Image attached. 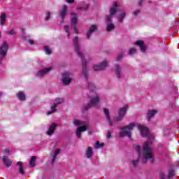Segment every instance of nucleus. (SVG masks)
Listing matches in <instances>:
<instances>
[{"label":"nucleus","instance_id":"f257e3e1","mask_svg":"<svg viewBox=\"0 0 179 179\" xmlns=\"http://www.w3.org/2000/svg\"><path fill=\"white\" fill-rule=\"evenodd\" d=\"M73 44L74 45L75 47V52L76 54L81 58L82 59V63H83V73L87 79L89 77V74H87V70L86 69V60H85V58L83 57V54L80 52V45H79V38L78 36H76L73 40Z\"/></svg>","mask_w":179,"mask_h":179},{"label":"nucleus","instance_id":"f03ea898","mask_svg":"<svg viewBox=\"0 0 179 179\" xmlns=\"http://www.w3.org/2000/svg\"><path fill=\"white\" fill-rule=\"evenodd\" d=\"M143 153L144 155L142 157L143 164H146L148 159H150L151 163H153V150L152 147L149 146V142H145L143 145Z\"/></svg>","mask_w":179,"mask_h":179},{"label":"nucleus","instance_id":"7ed1b4c3","mask_svg":"<svg viewBox=\"0 0 179 179\" xmlns=\"http://www.w3.org/2000/svg\"><path fill=\"white\" fill-rule=\"evenodd\" d=\"M134 127H135V123H130L129 125L126 127H122L119 128L120 131H124L119 134L120 138H124V136H128V138H131V131L134 129ZM127 129L128 131H125Z\"/></svg>","mask_w":179,"mask_h":179},{"label":"nucleus","instance_id":"20e7f679","mask_svg":"<svg viewBox=\"0 0 179 179\" xmlns=\"http://www.w3.org/2000/svg\"><path fill=\"white\" fill-rule=\"evenodd\" d=\"M8 50H9V45H8V43L6 41H3L2 45L0 46V64L1 62L5 59V57L8 55Z\"/></svg>","mask_w":179,"mask_h":179},{"label":"nucleus","instance_id":"39448f33","mask_svg":"<svg viewBox=\"0 0 179 179\" xmlns=\"http://www.w3.org/2000/svg\"><path fill=\"white\" fill-rule=\"evenodd\" d=\"M128 110V105L124 106L123 108H121L119 110V115L117 117H115L114 121L115 122H120V121H122V118H124V115L127 113V110Z\"/></svg>","mask_w":179,"mask_h":179},{"label":"nucleus","instance_id":"423d86ee","mask_svg":"<svg viewBox=\"0 0 179 179\" xmlns=\"http://www.w3.org/2000/svg\"><path fill=\"white\" fill-rule=\"evenodd\" d=\"M62 82L64 86H68L69 83L72 82V78H71L69 73L64 72L62 75Z\"/></svg>","mask_w":179,"mask_h":179},{"label":"nucleus","instance_id":"0eeeda50","mask_svg":"<svg viewBox=\"0 0 179 179\" xmlns=\"http://www.w3.org/2000/svg\"><path fill=\"white\" fill-rule=\"evenodd\" d=\"M133 146L138 155V157L136 159L132 161V166L134 167H136V166H138V164L139 163V159H141V146L138 145H134Z\"/></svg>","mask_w":179,"mask_h":179},{"label":"nucleus","instance_id":"6e6552de","mask_svg":"<svg viewBox=\"0 0 179 179\" xmlns=\"http://www.w3.org/2000/svg\"><path fill=\"white\" fill-rule=\"evenodd\" d=\"M108 64V62L107 60H104L99 65H94L93 67L94 71H104L106 68H107Z\"/></svg>","mask_w":179,"mask_h":179},{"label":"nucleus","instance_id":"1a4fd4ad","mask_svg":"<svg viewBox=\"0 0 179 179\" xmlns=\"http://www.w3.org/2000/svg\"><path fill=\"white\" fill-rule=\"evenodd\" d=\"M138 129L140 131L141 136H143V138H146V136L149 135V129H148V127L142 124H138Z\"/></svg>","mask_w":179,"mask_h":179},{"label":"nucleus","instance_id":"9d476101","mask_svg":"<svg viewBox=\"0 0 179 179\" xmlns=\"http://www.w3.org/2000/svg\"><path fill=\"white\" fill-rule=\"evenodd\" d=\"M100 101V96H99V94H96L94 92V95L91 97L90 100V104L93 106H97L99 104V102Z\"/></svg>","mask_w":179,"mask_h":179},{"label":"nucleus","instance_id":"9b49d317","mask_svg":"<svg viewBox=\"0 0 179 179\" xmlns=\"http://www.w3.org/2000/svg\"><path fill=\"white\" fill-rule=\"evenodd\" d=\"M66 10H68V6L66 5L63 6L60 11V17L62 20L60 23H64V20H65V16H66Z\"/></svg>","mask_w":179,"mask_h":179},{"label":"nucleus","instance_id":"f8f14e48","mask_svg":"<svg viewBox=\"0 0 179 179\" xmlns=\"http://www.w3.org/2000/svg\"><path fill=\"white\" fill-rule=\"evenodd\" d=\"M52 69V67L50 66V67L44 69L41 71H39L36 74L37 78H43L44 75H47V73H48V72H50Z\"/></svg>","mask_w":179,"mask_h":179},{"label":"nucleus","instance_id":"ddd939ff","mask_svg":"<svg viewBox=\"0 0 179 179\" xmlns=\"http://www.w3.org/2000/svg\"><path fill=\"white\" fill-rule=\"evenodd\" d=\"M71 15L72 17L71 18V27H74L76 29V26H78V15L75 13H71Z\"/></svg>","mask_w":179,"mask_h":179},{"label":"nucleus","instance_id":"4468645a","mask_svg":"<svg viewBox=\"0 0 179 179\" xmlns=\"http://www.w3.org/2000/svg\"><path fill=\"white\" fill-rule=\"evenodd\" d=\"M87 130V127L86 125H83L77 129L76 135L77 137L80 138L82 137V132H85V131Z\"/></svg>","mask_w":179,"mask_h":179},{"label":"nucleus","instance_id":"2eb2a0df","mask_svg":"<svg viewBox=\"0 0 179 179\" xmlns=\"http://www.w3.org/2000/svg\"><path fill=\"white\" fill-rule=\"evenodd\" d=\"M135 45L141 48V52H145L146 51V46L145 45V43L142 41H137L135 43Z\"/></svg>","mask_w":179,"mask_h":179},{"label":"nucleus","instance_id":"dca6fc26","mask_svg":"<svg viewBox=\"0 0 179 179\" xmlns=\"http://www.w3.org/2000/svg\"><path fill=\"white\" fill-rule=\"evenodd\" d=\"M55 129H57V124L55 123H52L49 127L48 131H47V135H49V136H51V135L54 134Z\"/></svg>","mask_w":179,"mask_h":179},{"label":"nucleus","instance_id":"f3484780","mask_svg":"<svg viewBox=\"0 0 179 179\" xmlns=\"http://www.w3.org/2000/svg\"><path fill=\"white\" fill-rule=\"evenodd\" d=\"M115 73L117 79L122 78V75H121V67L118 64L115 65Z\"/></svg>","mask_w":179,"mask_h":179},{"label":"nucleus","instance_id":"a211bd4d","mask_svg":"<svg viewBox=\"0 0 179 179\" xmlns=\"http://www.w3.org/2000/svg\"><path fill=\"white\" fill-rule=\"evenodd\" d=\"M1 160L6 167H10V166H12V161H10L8 157L3 156Z\"/></svg>","mask_w":179,"mask_h":179},{"label":"nucleus","instance_id":"6ab92c4d","mask_svg":"<svg viewBox=\"0 0 179 179\" xmlns=\"http://www.w3.org/2000/svg\"><path fill=\"white\" fill-rule=\"evenodd\" d=\"M96 29H97V27H96V25H92L90 27L89 31L87 32V40H89L90 38V36H92V33H94V31H96Z\"/></svg>","mask_w":179,"mask_h":179},{"label":"nucleus","instance_id":"aec40b11","mask_svg":"<svg viewBox=\"0 0 179 179\" xmlns=\"http://www.w3.org/2000/svg\"><path fill=\"white\" fill-rule=\"evenodd\" d=\"M117 8H118V3L117 1H115L113 3V6L110 9V14L111 16L115 15L117 13Z\"/></svg>","mask_w":179,"mask_h":179},{"label":"nucleus","instance_id":"412c9836","mask_svg":"<svg viewBox=\"0 0 179 179\" xmlns=\"http://www.w3.org/2000/svg\"><path fill=\"white\" fill-rule=\"evenodd\" d=\"M6 22V13H1L0 15V26H3Z\"/></svg>","mask_w":179,"mask_h":179},{"label":"nucleus","instance_id":"4be33fe9","mask_svg":"<svg viewBox=\"0 0 179 179\" xmlns=\"http://www.w3.org/2000/svg\"><path fill=\"white\" fill-rule=\"evenodd\" d=\"M157 111L155 110H149L147 113V118L148 121H150V118H152V117H155V115H156Z\"/></svg>","mask_w":179,"mask_h":179},{"label":"nucleus","instance_id":"5701e85b","mask_svg":"<svg viewBox=\"0 0 179 179\" xmlns=\"http://www.w3.org/2000/svg\"><path fill=\"white\" fill-rule=\"evenodd\" d=\"M17 166H19V168H18L19 173L23 176V174H24V169L23 168V163L22 162H17Z\"/></svg>","mask_w":179,"mask_h":179},{"label":"nucleus","instance_id":"b1692460","mask_svg":"<svg viewBox=\"0 0 179 179\" xmlns=\"http://www.w3.org/2000/svg\"><path fill=\"white\" fill-rule=\"evenodd\" d=\"M93 155V150L92 149V147H88L86 152H85V157L87 159H90L92 156Z\"/></svg>","mask_w":179,"mask_h":179},{"label":"nucleus","instance_id":"393cba45","mask_svg":"<svg viewBox=\"0 0 179 179\" xmlns=\"http://www.w3.org/2000/svg\"><path fill=\"white\" fill-rule=\"evenodd\" d=\"M17 96L18 97L19 100H20V101H24V100H26V95L24 94V92H19L17 94Z\"/></svg>","mask_w":179,"mask_h":179},{"label":"nucleus","instance_id":"a878e982","mask_svg":"<svg viewBox=\"0 0 179 179\" xmlns=\"http://www.w3.org/2000/svg\"><path fill=\"white\" fill-rule=\"evenodd\" d=\"M125 11L122 10L120 14L117 16V20L118 22H120V23H122L124 19L125 18Z\"/></svg>","mask_w":179,"mask_h":179},{"label":"nucleus","instance_id":"bb28decb","mask_svg":"<svg viewBox=\"0 0 179 179\" xmlns=\"http://www.w3.org/2000/svg\"><path fill=\"white\" fill-rule=\"evenodd\" d=\"M59 153H61V150H56L54 152L53 155V158L52 159V163L54 164L55 163V160L57 159V157L58 156V155H59Z\"/></svg>","mask_w":179,"mask_h":179},{"label":"nucleus","instance_id":"cd10ccee","mask_svg":"<svg viewBox=\"0 0 179 179\" xmlns=\"http://www.w3.org/2000/svg\"><path fill=\"white\" fill-rule=\"evenodd\" d=\"M36 156H33L31 157L30 162H29V166L31 167H36Z\"/></svg>","mask_w":179,"mask_h":179},{"label":"nucleus","instance_id":"c85d7f7f","mask_svg":"<svg viewBox=\"0 0 179 179\" xmlns=\"http://www.w3.org/2000/svg\"><path fill=\"white\" fill-rule=\"evenodd\" d=\"M88 89L91 91V93H93L96 90V85L92 83H88Z\"/></svg>","mask_w":179,"mask_h":179},{"label":"nucleus","instance_id":"c756f323","mask_svg":"<svg viewBox=\"0 0 179 179\" xmlns=\"http://www.w3.org/2000/svg\"><path fill=\"white\" fill-rule=\"evenodd\" d=\"M92 103H85L83 106V111H87L90 108H92Z\"/></svg>","mask_w":179,"mask_h":179},{"label":"nucleus","instance_id":"7c9ffc66","mask_svg":"<svg viewBox=\"0 0 179 179\" xmlns=\"http://www.w3.org/2000/svg\"><path fill=\"white\" fill-rule=\"evenodd\" d=\"M58 105H57L56 103L54 104V106H52L51 107V110L52 111H49L47 113L48 115H51V114H52V113H55V111H57V107Z\"/></svg>","mask_w":179,"mask_h":179},{"label":"nucleus","instance_id":"2f4dec72","mask_svg":"<svg viewBox=\"0 0 179 179\" xmlns=\"http://www.w3.org/2000/svg\"><path fill=\"white\" fill-rule=\"evenodd\" d=\"M104 143H100V141H96L94 145L95 149H100V148H103Z\"/></svg>","mask_w":179,"mask_h":179},{"label":"nucleus","instance_id":"473e14b6","mask_svg":"<svg viewBox=\"0 0 179 179\" xmlns=\"http://www.w3.org/2000/svg\"><path fill=\"white\" fill-rule=\"evenodd\" d=\"M114 29H115L114 24H109L106 27V31H111V30H114Z\"/></svg>","mask_w":179,"mask_h":179},{"label":"nucleus","instance_id":"72a5a7b5","mask_svg":"<svg viewBox=\"0 0 179 179\" xmlns=\"http://www.w3.org/2000/svg\"><path fill=\"white\" fill-rule=\"evenodd\" d=\"M62 103H64V98H57L55 99V104H57V106H59V104H62Z\"/></svg>","mask_w":179,"mask_h":179},{"label":"nucleus","instance_id":"f704fd0d","mask_svg":"<svg viewBox=\"0 0 179 179\" xmlns=\"http://www.w3.org/2000/svg\"><path fill=\"white\" fill-rule=\"evenodd\" d=\"M172 177H174V170L170 169L168 171V179L171 178Z\"/></svg>","mask_w":179,"mask_h":179},{"label":"nucleus","instance_id":"c9c22d12","mask_svg":"<svg viewBox=\"0 0 179 179\" xmlns=\"http://www.w3.org/2000/svg\"><path fill=\"white\" fill-rule=\"evenodd\" d=\"M103 113L106 117V119H109L110 118V111L108 110V109L103 108Z\"/></svg>","mask_w":179,"mask_h":179},{"label":"nucleus","instance_id":"e433bc0d","mask_svg":"<svg viewBox=\"0 0 179 179\" xmlns=\"http://www.w3.org/2000/svg\"><path fill=\"white\" fill-rule=\"evenodd\" d=\"M64 29L66 31V33L67 34V37L69 38L71 36V33L69 32V27L68 25H64Z\"/></svg>","mask_w":179,"mask_h":179},{"label":"nucleus","instance_id":"4c0bfd02","mask_svg":"<svg viewBox=\"0 0 179 179\" xmlns=\"http://www.w3.org/2000/svg\"><path fill=\"white\" fill-rule=\"evenodd\" d=\"M44 49L47 55H51V50L50 48H48V46H45Z\"/></svg>","mask_w":179,"mask_h":179},{"label":"nucleus","instance_id":"58836bf2","mask_svg":"<svg viewBox=\"0 0 179 179\" xmlns=\"http://www.w3.org/2000/svg\"><path fill=\"white\" fill-rule=\"evenodd\" d=\"M136 52V49L131 48L129 50L128 54L129 55H133V54H135Z\"/></svg>","mask_w":179,"mask_h":179},{"label":"nucleus","instance_id":"ea45409f","mask_svg":"<svg viewBox=\"0 0 179 179\" xmlns=\"http://www.w3.org/2000/svg\"><path fill=\"white\" fill-rule=\"evenodd\" d=\"M7 34H8V36H15V34H16V31L12 29L11 31L7 32Z\"/></svg>","mask_w":179,"mask_h":179},{"label":"nucleus","instance_id":"a19ab883","mask_svg":"<svg viewBox=\"0 0 179 179\" xmlns=\"http://www.w3.org/2000/svg\"><path fill=\"white\" fill-rule=\"evenodd\" d=\"M106 20L108 22L110 23V22L113 21V16L110 15H107L106 17Z\"/></svg>","mask_w":179,"mask_h":179},{"label":"nucleus","instance_id":"79ce46f5","mask_svg":"<svg viewBox=\"0 0 179 179\" xmlns=\"http://www.w3.org/2000/svg\"><path fill=\"white\" fill-rule=\"evenodd\" d=\"M106 138L107 139H110V138H111V131L110 130H108L106 133Z\"/></svg>","mask_w":179,"mask_h":179},{"label":"nucleus","instance_id":"37998d69","mask_svg":"<svg viewBox=\"0 0 179 179\" xmlns=\"http://www.w3.org/2000/svg\"><path fill=\"white\" fill-rule=\"evenodd\" d=\"M159 177H160V179H166V176L164 175V172H161L159 173Z\"/></svg>","mask_w":179,"mask_h":179},{"label":"nucleus","instance_id":"c03bdc74","mask_svg":"<svg viewBox=\"0 0 179 179\" xmlns=\"http://www.w3.org/2000/svg\"><path fill=\"white\" fill-rule=\"evenodd\" d=\"M123 56L124 55L122 53H120L117 57V61H120V59H122Z\"/></svg>","mask_w":179,"mask_h":179},{"label":"nucleus","instance_id":"a18cd8bd","mask_svg":"<svg viewBox=\"0 0 179 179\" xmlns=\"http://www.w3.org/2000/svg\"><path fill=\"white\" fill-rule=\"evenodd\" d=\"M87 9H89V4H87L85 7H81V10H87Z\"/></svg>","mask_w":179,"mask_h":179},{"label":"nucleus","instance_id":"49530a36","mask_svg":"<svg viewBox=\"0 0 179 179\" xmlns=\"http://www.w3.org/2000/svg\"><path fill=\"white\" fill-rule=\"evenodd\" d=\"M50 17H51V13H48L46 15V20H50Z\"/></svg>","mask_w":179,"mask_h":179},{"label":"nucleus","instance_id":"de8ad7c7","mask_svg":"<svg viewBox=\"0 0 179 179\" xmlns=\"http://www.w3.org/2000/svg\"><path fill=\"white\" fill-rule=\"evenodd\" d=\"M106 120H108V122L109 125L110 127H113V122H111V119L109 117V119L106 118Z\"/></svg>","mask_w":179,"mask_h":179},{"label":"nucleus","instance_id":"09e8293b","mask_svg":"<svg viewBox=\"0 0 179 179\" xmlns=\"http://www.w3.org/2000/svg\"><path fill=\"white\" fill-rule=\"evenodd\" d=\"M73 124L74 125H80V122H79V120H75Z\"/></svg>","mask_w":179,"mask_h":179},{"label":"nucleus","instance_id":"8fccbe9b","mask_svg":"<svg viewBox=\"0 0 179 179\" xmlns=\"http://www.w3.org/2000/svg\"><path fill=\"white\" fill-rule=\"evenodd\" d=\"M140 10H136V11L134 12V16H136L138 13H140Z\"/></svg>","mask_w":179,"mask_h":179},{"label":"nucleus","instance_id":"3c124183","mask_svg":"<svg viewBox=\"0 0 179 179\" xmlns=\"http://www.w3.org/2000/svg\"><path fill=\"white\" fill-rule=\"evenodd\" d=\"M75 2V0H66L67 3H73Z\"/></svg>","mask_w":179,"mask_h":179},{"label":"nucleus","instance_id":"603ef678","mask_svg":"<svg viewBox=\"0 0 179 179\" xmlns=\"http://www.w3.org/2000/svg\"><path fill=\"white\" fill-rule=\"evenodd\" d=\"M73 30L76 33V34H78V26H76V28L75 27H73Z\"/></svg>","mask_w":179,"mask_h":179},{"label":"nucleus","instance_id":"864d4df0","mask_svg":"<svg viewBox=\"0 0 179 179\" xmlns=\"http://www.w3.org/2000/svg\"><path fill=\"white\" fill-rule=\"evenodd\" d=\"M142 2H143V0H139V1H138V5H139V6H142Z\"/></svg>","mask_w":179,"mask_h":179},{"label":"nucleus","instance_id":"5fc2aeb1","mask_svg":"<svg viewBox=\"0 0 179 179\" xmlns=\"http://www.w3.org/2000/svg\"><path fill=\"white\" fill-rule=\"evenodd\" d=\"M28 43H29V44H34V41H31V40H29V41H28Z\"/></svg>","mask_w":179,"mask_h":179},{"label":"nucleus","instance_id":"6e6d98bb","mask_svg":"<svg viewBox=\"0 0 179 179\" xmlns=\"http://www.w3.org/2000/svg\"><path fill=\"white\" fill-rule=\"evenodd\" d=\"M6 153H7V155H10V152L6 150Z\"/></svg>","mask_w":179,"mask_h":179},{"label":"nucleus","instance_id":"4d7b16f0","mask_svg":"<svg viewBox=\"0 0 179 179\" xmlns=\"http://www.w3.org/2000/svg\"><path fill=\"white\" fill-rule=\"evenodd\" d=\"M1 96H2V92H0V97H1Z\"/></svg>","mask_w":179,"mask_h":179},{"label":"nucleus","instance_id":"13d9d810","mask_svg":"<svg viewBox=\"0 0 179 179\" xmlns=\"http://www.w3.org/2000/svg\"><path fill=\"white\" fill-rule=\"evenodd\" d=\"M22 33H24V29H22Z\"/></svg>","mask_w":179,"mask_h":179},{"label":"nucleus","instance_id":"bf43d9fd","mask_svg":"<svg viewBox=\"0 0 179 179\" xmlns=\"http://www.w3.org/2000/svg\"><path fill=\"white\" fill-rule=\"evenodd\" d=\"M0 37H1V32H0Z\"/></svg>","mask_w":179,"mask_h":179},{"label":"nucleus","instance_id":"052dcab7","mask_svg":"<svg viewBox=\"0 0 179 179\" xmlns=\"http://www.w3.org/2000/svg\"><path fill=\"white\" fill-rule=\"evenodd\" d=\"M87 83L89 84V82L88 81H87Z\"/></svg>","mask_w":179,"mask_h":179}]
</instances>
